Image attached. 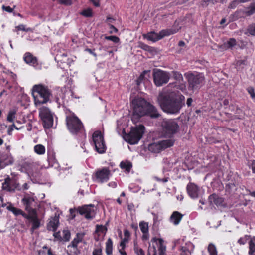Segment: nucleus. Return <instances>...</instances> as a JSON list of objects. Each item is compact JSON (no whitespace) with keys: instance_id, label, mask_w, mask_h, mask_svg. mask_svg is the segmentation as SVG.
Masks as SVG:
<instances>
[{"instance_id":"obj_13","label":"nucleus","mask_w":255,"mask_h":255,"mask_svg":"<svg viewBox=\"0 0 255 255\" xmlns=\"http://www.w3.org/2000/svg\"><path fill=\"white\" fill-rule=\"evenodd\" d=\"M111 171L108 167L98 169L93 175L94 181L98 183L107 182L110 178Z\"/></svg>"},{"instance_id":"obj_27","label":"nucleus","mask_w":255,"mask_h":255,"mask_svg":"<svg viewBox=\"0 0 255 255\" xmlns=\"http://www.w3.org/2000/svg\"><path fill=\"white\" fill-rule=\"evenodd\" d=\"M113 243L111 238L108 239L106 242V253L107 255H112Z\"/></svg>"},{"instance_id":"obj_39","label":"nucleus","mask_w":255,"mask_h":255,"mask_svg":"<svg viewBox=\"0 0 255 255\" xmlns=\"http://www.w3.org/2000/svg\"><path fill=\"white\" fill-rule=\"evenodd\" d=\"M107 231V228L106 227L102 225H97L96 226V232H101L106 234Z\"/></svg>"},{"instance_id":"obj_51","label":"nucleus","mask_w":255,"mask_h":255,"mask_svg":"<svg viewBox=\"0 0 255 255\" xmlns=\"http://www.w3.org/2000/svg\"><path fill=\"white\" fill-rule=\"evenodd\" d=\"M128 242V240L126 238H123L122 239L120 243V247L122 248V249H125L126 248V244Z\"/></svg>"},{"instance_id":"obj_36","label":"nucleus","mask_w":255,"mask_h":255,"mask_svg":"<svg viewBox=\"0 0 255 255\" xmlns=\"http://www.w3.org/2000/svg\"><path fill=\"white\" fill-rule=\"evenodd\" d=\"M249 10L245 12V13L247 16H251L255 13V2L252 3L248 7Z\"/></svg>"},{"instance_id":"obj_22","label":"nucleus","mask_w":255,"mask_h":255,"mask_svg":"<svg viewBox=\"0 0 255 255\" xmlns=\"http://www.w3.org/2000/svg\"><path fill=\"white\" fill-rule=\"evenodd\" d=\"M24 60L27 63L34 67H36L38 65L37 59L35 57L30 53L27 52L25 54Z\"/></svg>"},{"instance_id":"obj_60","label":"nucleus","mask_w":255,"mask_h":255,"mask_svg":"<svg viewBox=\"0 0 255 255\" xmlns=\"http://www.w3.org/2000/svg\"><path fill=\"white\" fill-rule=\"evenodd\" d=\"M149 232H147L146 233H143V235L142 236V239L143 241H146L149 239Z\"/></svg>"},{"instance_id":"obj_5","label":"nucleus","mask_w":255,"mask_h":255,"mask_svg":"<svg viewBox=\"0 0 255 255\" xmlns=\"http://www.w3.org/2000/svg\"><path fill=\"white\" fill-rule=\"evenodd\" d=\"M76 210L80 215H84L85 218L88 220L94 218L96 214V208L94 205H84L79 206L77 209H70L69 212L72 219H74L76 216Z\"/></svg>"},{"instance_id":"obj_52","label":"nucleus","mask_w":255,"mask_h":255,"mask_svg":"<svg viewBox=\"0 0 255 255\" xmlns=\"http://www.w3.org/2000/svg\"><path fill=\"white\" fill-rule=\"evenodd\" d=\"M239 4L238 0H233L229 5L228 8L230 9L235 8Z\"/></svg>"},{"instance_id":"obj_64","label":"nucleus","mask_w":255,"mask_h":255,"mask_svg":"<svg viewBox=\"0 0 255 255\" xmlns=\"http://www.w3.org/2000/svg\"><path fill=\"white\" fill-rule=\"evenodd\" d=\"M96 7L100 6L99 0H89Z\"/></svg>"},{"instance_id":"obj_1","label":"nucleus","mask_w":255,"mask_h":255,"mask_svg":"<svg viewBox=\"0 0 255 255\" xmlns=\"http://www.w3.org/2000/svg\"><path fill=\"white\" fill-rule=\"evenodd\" d=\"M185 97L178 91L171 92L160 98V105L168 114H177L185 105Z\"/></svg>"},{"instance_id":"obj_34","label":"nucleus","mask_w":255,"mask_h":255,"mask_svg":"<svg viewBox=\"0 0 255 255\" xmlns=\"http://www.w3.org/2000/svg\"><path fill=\"white\" fill-rule=\"evenodd\" d=\"M16 111L15 110L9 111L7 115V121L9 122L13 123L16 118Z\"/></svg>"},{"instance_id":"obj_20","label":"nucleus","mask_w":255,"mask_h":255,"mask_svg":"<svg viewBox=\"0 0 255 255\" xmlns=\"http://www.w3.org/2000/svg\"><path fill=\"white\" fill-rule=\"evenodd\" d=\"M151 118L156 119L160 116V114L155 107L149 103L146 115Z\"/></svg>"},{"instance_id":"obj_21","label":"nucleus","mask_w":255,"mask_h":255,"mask_svg":"<svg viewBox=\"0 0 255 255\" xmlns=\"http://www.w3.org/2000/svg\"><path fill=\"white\" fill-rule=\"evenodd\" d=\"M183 215L178 211H174L170 217V221L175 225H178L181 222Z\"/></svg>"},{"instance_id":"obj_61","label":"nucleus","mask_w":255,"mask_h":255,"mask_svg":"<svg viewBox=\"0 0 255 255\" xmlns=\"http://www.w3.org/2000/svg\"><path fill=\"white\" fill-rule=\"evenodd\" d=\"M211 0V3L213 4H215L217 3H224L225 2H226L227 0Z\"/></svg>"},{"instance_id":"obj_42","label":"nucleus","mask_w":255,"mask_h":255,"mask_svg":"<svg viewBox=\"0 0 255 255\" xmlns=\"http://www.w3.org/2000/svg\"><path fill=\"white\" fill-rule=\"evenodd\" d=\"M147 255H157L156 249L155 246H149Z\"/></svg>"},{"instance_id":"obj_41","label":"nucleus","mask_w":255,"mask_h":255,"mask_svg":"<svg viewBox=\"0 0 255 255\" xmlns=\"http://www.w3.org/2000/svg\"><path fill=\"white\" fill-rule=\"evenodd\" d=\"M134 251L137 255H145L143 250L139 248L137 245H134Z\"/></svg>"},{"instance_id":"obj_19","label":"nucleus","mask_w":255,"mask_h":255,"mask_svg":"<svg viewBox=\"0 0 255 255\" xmlns=\"http://www.w3.org/2000/svg\"><path fill=\"white\" fill-rule=\"evenodd\" d=\"M151 242L153 243H156L158 245L159 255H166V248L163 244L164 241L161 238H157L156 237H153L151 239Z\"/></svg>"},{"instance_id":"obj_14","label":"nucleus","mask_w":255,"mask_h":255,"mask_svg":"<svg viewBox=\"0 0 255 255\" xmlns=\"http://www.w3.org/2000/svg\"><path fill=\"white\" fill-rule=\"evenodd\" d=\"M177 31L172 29H167L161 30L159 34H157L154 32H150L148 33L146 35H144V37L147 39L148 40L152 42H156L164 36L169 35L170 34H174Z\"/></svg>"},{"instance_id":"obj_15","label":"nucleus","mask_w":255,"mask_h":255,"mask_svg":"<svg viewBox=\"0 0 255 255\" xmlns=\"http://www.w3.org/2000/svg\"><path fill=\"white\" fill-rule=\"evenodd\" d=\"M21 203L24 206L25 210L27 213H32V210L37 211L35 208L37 203L34 197L29 195H25L21 200Z\"/></svg>"},{"instance_id":"obj_62","label":"nucleus","mask_w":255,"mask_h":255,"mask_svg":"<svg viewBox=\"0 0 255 255\" xmlns=\"http://www.w3.org/2000/svg\"><path fill=\"white\" fill-rule=\"evenodd\" d=\"M108 186L111 188H115L117 187V184L115 181H111L108 183Z\"/></svg>"},{"instance_id":"obj_6","label":"nucleus","mask_w":255,"mask_h":255,"mask_svg":"<svg viewBox=\"0 0 255 255\" xmlns=\"http://www.w3.org/2000/svg\"><path fill=\"white\" fill-rule=\"evenodd\" d=\"M161 126L164 137L169 139L173 138V136L179 130L177 122L173 119H164L161 123Z\"/></svg>"},{"instance_id":"obj_46","label":"nucleus","mask_w":255,"mask_h":255,"mask_svg":"<svg viewBox=\"0 0 255 255\" xmlns=\"http://www.w3.org/2000/svg\"><path fill=\"white\" fill-rule=\"evenodd\" d=\"M247 30L251 35L255 36V23L249 25Z\"/></svg>"},{"instance_id":"obj_49","label":"nucleus","mask_w":255,"mask_h":255,"mask_svg":"<svg viewBox=\"0 0 255 255\" xmlns=\"http://www.w3.org/2000/svg\"><path fill=\"white\" fill-rule=\"evenodd\" d=\"M46 249H47V246L46 245L44 246L41 249L38 251V255H46Z\"/></svg>"},{"instance_id":"obj_40","label":"nucleus","mask_w":255,"mask_h":255,"mask_svg":"<svg viewBox=\"0 0 255 255\" xmlns=\"http://www.w3.org/2000/svg\"><path fill=\"white\" fill-rule=\"evenodd\" d=\"M71 237L70 232L68 230H64L63 231V240L64 241H69Z\"/></svg>"},{"instance_id":"obj_54","label":"nucleus","mask_w":255,"mask_h":255,"mask_svg":"<svg viewBox=\"0 0 255 255\" xmlns=\"http://www.w3.org/2000/svg\"><path fill=\"white\" fill-rule=\"evenodd\" d=\"M157 86H161L163 84H167L169 81H153Z\"/></svg>"},{"instance_id":"obj_3","label":"nucleus","mask_w":255,"mask_h":255,"mask_svg":"<svg viewBox=\"0 0 255 255\" xmlns=\"http://www.w3.org/2000/svg\"><path fill=\"white\" fill-rule=\"evenodd\" d=\"M51 95V91L47 86L39 84L33 87L32 95L36 106L47 103Z\"/></svg>"},{"instance_id":"obj_58","label":"nucleus","mask_w":255,"mask_h":255,"mask_svg":"<svg viewBox=\"0 0 255 255\" xmlns=\"http://www.w3.org/2000/svg\"><path fill=\"white\" fill-rule=\"evenodd\" d=\"M155 179L158 182H163V183L167 182L168 181V180H169V178L168 177H165L164 178L161 179V178H160L159 177H155Z\"/></svg>"},{"instance_id":"obj_35","label":"nucleus","mask_w":255,"mask_h":255,"mask_svg":"<svg viewBox=\"0 0 255 255\" xmlns=\"http://www.w3.org/2000/svg\"><path fill=\"white\" fill-rule=\"evenodd\" d=\"M208 252L210 255H217V251L215 246L211 243L208 245Z\"/></svg>"},{"instance_id":"obj_31","label":"nucleus","mask_w":255,"mask_h":255,"mask_svg":"<svg viewBox=\"0 0 255 255\" xmlns=\"http://www.w3.org/2000/svg\"><path fill=\"white\" fill-rule=\"evenodd\" d=\"M34 152L38 155H43L45 152V148L42 144L36 145L34 147Z\"/></svg>"},{"instance_id":"obj_47","label":"nucleus","mask_w":255,"mask_h":255,"mask_svg":"<svg viewBox=\"0 0 255 255\" xmlns=\"http://www.w3.org/2000/svg\"><path fill=\"white\" fill-rule=\"evenodd\" d=\"M105 39L107 40H111L115 43H118L120 41L119 38L116 36H106Z\"/></svg>"},{"instance_id":"obj_2","label":"nucleus","mask_w":255,"mask_h":255,"mask_svg":"<svg viewBox=\"0 0 255 255\" xmlns=\"http://www.w3.org/2000/svg\"><path fill=\"white\" fill-rule=\"evenodd\" d=\"M6 208L8 211L11 212L15 216L18 217L20 215L26 219L27 220V224L31 223L30 231L32 232L40 227L41 220L38 217L37 211L32 210V213H26L22 209L15 207L11 204L7 206Z\"/></svg>"},{"instance_id":"obj_53","label":"nucleus","mask_w":255,"mask_h":255,"mask_svg":"<svg viewBox=\"0 0 255 255\" xmlns=\"http://www.w3.org/2000/svg\"><path fill=\"white\" fill-rule=\"evenodd\" d=\"M59 3L65 5H71L72 3V0H59Z\"/></svg>"},{"instance_id":"obj_38","label":"nucleus","mask_w":255,"mask_h":255,"mask_svg":"<svg viewBox=\"0 0 255 255\" xmlns=\"http://www.w3.org/2000/svg\"><path fill=\"white\" fill-rule=\"evenodd\" d=\"M80 14L86 17H91L92 16L93 13L91 9L88 8L81 12Z\"/></svg>"},{"instance_id":"obj_12","label":"nucleus","mask_w":255,"mask_h":255,"mask_svg":"<svg viewBox=\"0 0 255 255\" xmlns=\"http://www.w3.org/2000/svg\"><path fill=\"white\" fill-rule=\"evenodd\" d=\"M39 116L41 118L43 127L46 128H50L53 125V115L50 110L46 107L39 109Z\"/></svg>"},{"instance_id":"obj_37","label":"nucleus","mask_w":255,"mask_h":255,"mask_svg":"<svg viewBox=\"0 0 255 255\" xmlns=\"http://www.w3.org/2000/svg\"><path fill=\"white\" fill-rule=\"evenodd\" d=\"M150 70L144 71L139 76L137 80H148L150 78Z\"/></svg>"},{"instance_id":"obj_55","label":"nucleus","mask_w":255,"mask_h":255,"mask_svg":"<svg viewBox=\"0 0 255 255\" xmlns=\"http://www.w3.org/2000/svg\"><path fill=\"white\" fill-rule=\"evenodd\" d=\"M102 249H95L93 252V255H102Z\"/></svg>"},{"instance_id":"obj_11","label":"nucleus","mask_w":255,"mask_h":255,"mask_svg":"<svg viewBox=\"0 0 255 255\" xmlns=\"http://www.w3.org/2000/svg\"><path fill=\"white\" fill-rule=\"evenodd\" d=\"M92 140L95 149L98 153L103 154L106 152L107 147L104 141V135L100 130L94 132L92 135Z\"/></svg>"},{"instance_id":"obj_32","label":"nucleus","mask_w":255,"mask_h":255,"mask_svg":"<svg viewBox=\"0 0 255 255\" xmlns=\"http://www.w3.org/2000/svg\"><path fill=\"white\" fill-rule=\"evenodd\" d=\"M140 229L142 233L149 232L148 223L144 221H140L139 223Z\"/></svg>"},{"instance_id":"obj_63","label":"nucleus","mask_w":255,"mask_h":255,"mask_svg":"<svg viewBox=\"0 0 255 255\" xmlns=\"http://www.w3.org/2000/svg\"><path fill=\"white\" fill-rule=\"evenodd\" d=\"M46 255H56L54 253H53L51 248H49L47 247V249H46Z\"/></svg>"},{"instance_id":"obj_24","label":"nucleus","mask_w":255,"mask_h":255,"mask_svg":"<svg viewBox=\"0 0 255 255\" xmlns=\"http://www.w3.org/2000/svg\"><path fill=\"white\" fill-rule=\"evenodd\" d=\"M120 167L126 172L129 173L132 168V164L128 160L122 161L120 163Z\"/></svg>"},{"instance_id":"obj_25","label":"nucleus","mask_w":255,"mask_h":255,"mask_svg":"<svg viewBox=\"0 0 255 255\" xmlns=\"http://www.w3.org/2000/svg\"><path fill=\"white\" fill-rule=\"evenodd\" d=\"M188 90L190 91L193 93L194 90H197L199 88V85L200 84V81H188Z\"/></svg>"},{"instance_id":"obj_29","label":"nucleus","mask_w":255,"mask_h":255,"mask_svg":"<svg viewBox=\"0 0 255 255\" xmlns=\"http://www.w3.org/2000/svg\"><path fill=\"white\" fill-rule=\"evenodd\" d=\"M71 245L67 246V254L68 255H78L80 253V251L78 247H71Z\"/></svg>"},{"instance_id":"obj_17","label":"nucleus","mask_w":255,"mask_h":255,"mask_svg":"<svg viewBox=\"0 0 255 255\" xmlns=\"http://www.w3.org/2000/svg\"><path fill=\"white\" fill-rule=\"evenodd\" d=\"M16 188L15 182L9 176L6 177L2 184V189L7 191H12Z\"/></svg>"},{"instance_id":"obj_44","label":"nucleus","mask_w":255,"mask_h":255,"mask_svg":"<svg viewBox=\"0 0 255 255\" xmlns=\"http://www.w3.org/2000/svg\"><path fill=\"white\" fill-rule=\"evenodd\" d=\"M247 91H248V93L250 95V96L251 98L253 100L255 99V90L253 87L250 86L247 88L246 89Z\"/></svg>"},{"instance_id":"obj_43","label":"nucleus","mask_w":255,"mask_h":255,"mask_svg":"<svg viewBox=\"0 0 255 255\" xmlns=\"http://www.w3.org/2000/svg\"><path fill=\"white\" fill-rule=\"evenodd\" d=\"M250 236L245 235L244 237H241L238 241V243L240 245H244L245 244L247 241L249 239Z\"/></svg>"},{"instance_id":"obj_8","label":"nucleus","mask_w":255,"mask_h":255,"mask_svg":"<svg viewBox=\"0 0 255 255\" xmlns=\"http://www.w3.org/2000/svg\"><path fill=\"white\" fill-rule=\"evenodd\" d=\"M175 141V140L174 138H170L154 142L149 145L148 150L153 153H160L165 149L173 146Z\"/></svg>"},{"instance_id":"obj_28","label":"nucleus","mask_w":255,"mask_h":255,"mask_svg":"<svg viewBox=\"0 0 255 255\" xmlns=\"http://www.w3.org/2000/svg\"><path fill=\"white\" fill-rule=\"evenodd\" d=\"M185 77L187 80H199L202 77L198 74L197 72H187L185 74Z\"/></svg>"},{"instance_id":"obj_4","label":"nucleus","mask_w":255,"mask_h":255,"mask_svg":"<svg viewBox=\"0 0 255 255\" xmlns=\"http://www.w3.org/2000/svg\"><path fill=\"white\" fill-rule=\"evenodd\" d=\"M66 124L67 129L71 134H84L85 136L84 125L81 120L74 113L66 116Z\"/></svg>"},{"instance_id":"obj_26","label":"nucleus","mask_w":255,"mask_h":255,"mask_svg":"<svg viewBox=\"0 0 255 255\" xmlns=\"http://www.w3.org/2000/svg\"><path fill=\"white\" fill-rule=\"evenodd\" d=\"M84 234L77 233L76 234V237L74 238V239L72 241L71 244V247H78V245L79 243L82 242L83 240Z\"/></svg>"},{"instance_id":"obj_50","label":"nucleus","mask_w":255,"mask_h":255,"mask_svg":"<svg viewBox=\"0 0 255 255\" xmlns=\"http://www.w3.org/2000/svg\"><path fill=\"white\" fill-rule=\"evenodd\" d=\"M186 87V86L185 84H181L180 85H178L177 89L180 90L185 94H187L188 92Z\"/></svg>"},{"instance_id":"obj_23","label":"nucleus","mask_w":255,"mask_h":255,"mask_svg":"<svg viewBox=\"0 0 255 255\" xmlns=\"http://www.w3.org/2000/svg\"><path fill=\"white\" fill-rule=\"evenodd\" d=\"M59 225V218L54 217L47 224V229L53 231H56Z\"/></svg>"},{"instance_id":"obj_45","label":"nucleus","mask_w":255,"mask_h":255,"mask_svg":"<svg viewBox=\"0 0 255 255\" xmlns=\"http://www.w3.org/2000/svg\"><path fill=\"white\" fill-rule=\"evenodd\" d=\"M16 28L18 30H22L25 32H33V30L31 28H25V25L23 24H21L16 26Z\"/></svg>"},{"instance_id":"obj_9","label":"nucleus","mask_w":255,"mask_h":255,"mask_svg":"<svg viewBox=\"0 0 255 255\" xmlns=\"http://www.w3.org/2000/svg\"><path fill=\"white\" fill-rule=\"evenodd\" d=\"M153 80H169L174 78L175 80H182L181 74L176 71H172L171 73L161 70L159 69L153 70Z\"/></svg>"},{"instance_id":"obj_48","label":"nucleus","mask_w":255,"mask_h":255,"mask_svg":"<svg viewBox=\"0 0 255 255\" xmlns=\"http://www.w3.org/2000/svg\"><path fill=\"white\" fill-rule=\"evenodd\" d=\"M228 48H231L236 44V41L234 38H231L227 42Z\"/></svg>"},{"instance_id":"obj_18","label":"nucleus","mask_w":255,"mask_h":255,"mask_svg":"<svg viewBox=\"0 0 255 255\" xmlns=\"http://www.w3.org/2000/svg\"><path fill=\"white\" fill-rule=\"evenodd\" d=\"M187 193L189 196L193 198H197L198 197L199 189V187L193 183H189L186 187Z\"/></svg>"},{"instance_id":"obj_10","label":"nucleus","mask_w":255,"mask_h":255,"mask_svg":"<svg viewBox=\"0 0 255 255\" xmlns=\"http://www.w3.org/2000/svg\"><path fill=\"white\" fill-rule=\"evenodd\" d=\"M149 102L143 98H138L132 102L133 106V116L140 118L145 116Z\"/></svg>"},{"instance_id":"obj_59","label":"nucleus","mask_w":255,"mask_h":255,"mask_svg":"<svg viewBox=\"0 0 255 255\" xmlns=\"http://www.w3.org/2000/svg\"><path fill=\"white\" fill-rule=\"evenodd\" d=\"M2 9L3 10H5L8 12L11 13L13 11V9L11 8L10 6H5L3 5L2 7Z\"/></svg>"},{"instance_id":"obj_7","label":"nucleus","mask_w":255,"mask_h":255,"mask_svg":"<svg viewBox=\"0 0 255 255\" xmlns=\"http://www.w3.org/2000/svg\"><path fill=\"white\" fill-rule=\"evenodd\" d=\"M144 132L145 127L143 125L132 127L130 132L126 135V140L130 144H137L142 137Z\"/></svg>"},{"instance_id":"obj_30","label":"nucleus","mask_w":255,"mask_h":255,"mask_svg":"<svg viewBox=\"0 0 255 255\" xmlns=\"http://www.w3.org/2000/svg\"><path fill=\"white\" fill-rule=\"evenodd\" d=\"M249 255H255V240H250L249 242Z\"/></svg>"},{"instance_id":"obj_56","label":"nucleus","mask_w":255,"mask_h":255,"mask_svg":"<svg viewBox=\"0 0 255 255\" xmlns=\"http://www.w3.org/2000/svg\"><path fill=\"white\" fill-rule=\"evenodd\" d=\"M5 87L12 91L13 86L11 85V82L13 81H6Z\"/></svg>"},{"instance_id":"obj_33","label":"nucleus","mask_w":255,"mask_h":255,"mask_svg":"<svg viewBox=\"0 0 255 255\" xmlns=\"http://www.w3.org/2000/svg\"><path fill=\"white\" fill-rule=\"evenodd\" d=\"M139 47L142 49L148 51L150 53H153L156 51V49L155 48L149 46L143 43H140L139 44Z\"/></svg>"},{"instance_id":"obj_57","label":"nucleus","mask_w":255,"mask_h":255,"mask_svg":"<svg viewBox=\"0 0 255 255\" xmlns=\"http://www.w3.org/2000/svg\"><path fill=\"white\" fill-rule=\"evenodd\" d=\"M124 238H126L129 240V238L130 236V233L129 232V231L128 230V229H125L124 230Z\"/></svg>"},{"instance_id":"obj_16","label":"nucleus","mask_w":255,"mask_h":255,"mask_svg":"<svg viewBox=\"0 0 255 255\" xmlns=\"http://www.w3.org/2000/svg\"><path fill=\"white\" fill-rule=\"evenodd\" d=\"M208 201L210 205L215 204L217 206H225L224 198L213 193L208 197Z\"/></svg>"}]
</instances>
